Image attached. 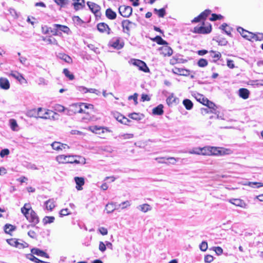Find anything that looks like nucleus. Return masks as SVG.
<instances>
[{"label":"nucleus","mask_w":263,"mask_h":263,"mask_svg":"<svg viewBox=\"0 0 263 263\" xmlns=\"http://www.w3.org/2000/svg\"><path fill=\"white\" fill-rule=\"evenodd\" d=\"M81 106L84 109H93V105L91 104H87L84 103H80Z\"/></svg>","instance_id":"59"},{"label":"nucleus","mask_w":263,"mask_h":263,"mask_svg":"<svg viewBox=\"0 0 263 263\" xmlns=\"http://www.w3.org/2000/svg\"><path fill=\"white\" fill-rule=\"evenodd\" d=\"M31 252L32 254H35L37 256L45 257L47 258H49V255L46 252L37 248H34L32 249Z\"/></svg>","instance_id":"18"},{"label":"nucleus","mask_w":263,"mask_h":263,"mask_svg":"<svg viewBox=\"0 0 263 263\" xmlns=\"http://www.w3.org/2000/svg\"><path fill=\"white\" fill-rule=\"evenodd\" d=\"M195 98L197 101L202 103V104H205L206 102H208V99L205 98L202 95L197 93L195 96Z\"/></svg>","instance_id":"31"},{"label":"nucleus","mask_w":263,"mask_h":263,"mask_svg":"<svg viewBox=\"0 0 263 263\" xmlns=\"http://www.w3.org/2000/svg\"><path fill=\"white\" fill-rule=\"evenodd\" d=\"M54 109L59 112H63L65 110V108L63 106L57 104L55 106Z\"/></svg>","instance_id":"64"},{"label":"nucleus","mask_w":263,"mask_h":263,"mask_svg":"<svg viewBox=\"0 0 263 263\" xmlns=\"http://www.w3.org/2000/svg\"><path fill=\"white\" fill-rule=\"evenodd\" d=\"M31 210L32 209L30 208L29 204L26 203L24 206L21 208V212L25 216H26L27 214H28L30 212Z\"/></svg>","instance_id":"37"},{"label":"nucleus","mask_w":263,"mask_h":263,"mask_svg":"<svg viewBox=\"0 0 263 263\" xmlns=\"http://www.w3.org/2000/svg\"><path fill=\"white\" fill-rule=\"evenodd\" d=\"M220 28L223 30L224 32L228 34V35H231V30L232 28L228 26V25L226 23H223L221 26L220 27Z\"/></svg>","instance_id":"33"},{"label":"nucleus","mask_w":263,"mask_h":263,"mask_svg":"<svg viewBox=\"0 0 263 263\" xmlns=\"http://www.w3.org/2000/svg\"><path fill=\"white\" fill-rule=\"evenodd\" d=\"M233 151L230 149L220 147L219 156L231 155Z\"/></svg>","instance_id":"34"},{"label":"nucleus","mask_w":263,"mask_h":263,"mask_svg":"<svg viewBox=\"0 0 263 263\" xmlns=\"http://www.w3.org/2000/svg\"><path fill=\"white\" fill-rule=\"evenodd\" d=\"M131 63L133 65L138 67L140 70L144 72H149V69L144 62L140 60L133 59L131 60Z\"/></svg>","instance_id":"4"},{"label":"nucleus","mask_w":263,"mask_h":263,"mask_svg":"<svg viewBox=\"0 0 263 263\" xmlns=\"http://www.w3.org/2000/svg\"><path fill=\"white\" fill-rule=\"evenodd\" d=\"M7 242L10 246L16 248V246H17V243L18 242V239H16V238L8 239H7Z\"/></svg>","instance_id":"47"},{"label":"nucleus","mask_w":263,"mask_h":263,"mask_svg":"<svg viewBox=\"0 0 263 263\" xmlns=\"http://www.w3.org/2000/svg\"><path fill=\"white\" fill-rule=\"evenodd\" d=\"M73 161L76 164H85L86 163L85 158L79 155H75V159Z\"/></svg>","instance_id":"32"},{"label":"nucleus","mask_w":263,"mask_h":263,"mask_svg":"<svg viewBox=\"0 0 263 263\" xmlns=\"http://www.w3.org/2000/svg\"><path fill=\"white\" fill-rule=\"evenodd\" d=\"M51 146L52 148L56 151L62 150V148L61 146H62V143L59 142H54L51 144Z\"/></svg>","instance_id":"48"},{"label":"nucleus","mask_w":263,"mask_h":263,"mask_svg":"<svg viewBox=\"0 0 263 263\" xmlns=\"http://www.w3.org/2000/svg\"><path fill=\"white\" fill-rule=\"evenodd\" d=\"M15 230V227L9 224L5 226L4 230L6 233L10 234V233Z\"/></svg>","instance_id":"42"},{"label":"nucleus","mask_w":263,"mask_h":263,"mask_svg":"<svg viewBox=\"0 0 263 263\" xmlns=\"http://www.w3.org/2000/svg\"><path fill=\"white\" fill-rule=\"evenodd\" d=\"M53 26L55 28L59 29L61 31H62L67 34H69V32H70L69 28L66 26L62 25H60V24H54Z\"/></svg>","instance_id":"25"},{"label":"nucleus","mask_w":263,"mask_h":263,"mask_svg":"<svg viewBox=\"0 0 263 263\" xmlns=\"http://www.w3.org/2000/svg\"><path fill=\"white\" fill-rule=\"evenodd\" d=\"M199 247L202 251H205L208 249V243L206 241H202Z\"/></svg>","instance_id":"62"},{"label":"nucleus","mask_w":263,"mask_h":263,"mask_svg":"<svg viewBox=\"0 0 263 263\" xmlns=\"http://www.w3.org/2000/svg\"><path fill=\"white\" fill-rule=\"evenodd\" d=\"M19 61L20 63L25 66H28L27 63V59L25 57H20L19 58Z\"/></svg>","instance_id":"60"},{"label":"nucleus","mask_w":263,"mask_h":263,"mask_svg":"<svg viewBox=\"0 0 263 263\" xmlns=\"http://www.w3.org/2000/svg\"><path fill=\"white\" fill-rule=\"evenodd\" d=\"M208 62L206 59H200L198 62V65L200 67H204L208 65Z\"/></svg>","instance_id":"49"},{"label":"nucleus","mask_w":263,"mask_h":263,"mask_svg":"<svg viewBox=\"0 0 263 263\" xmlns=\"http://www.w3.org/2000/svg\"><path fill=\"white\" fill-rule=\"evenodd\" d=\"M220 147L211 146L210 153L213 156H219Z\"/></svg>","instance_id":"44"},{"label":"nucleus","mask_w":263,"mask_h":263,"mask_svg":"<svg viewBox=\"0 0 263 263\" xmlns=\"http://www.w3.org/2000/svg\"><path fill=\"white\" fill-rule=\"evenodd\" d=\"M53 113V112L50 110H46L42 108H39L37 109V115L38 117L42 119H47L50 118V115ZM55 114V112H54Z\"/></svg>","instance_id":"10"},{"label":"nucleus","mask_w":263,"mask_h":263,"mask_svg":"<svg viewBox=\"0 0 263 263\" xmlns=\"http://www.w3.org/2000/svg\"><path fill=\"white\" fill-rule=\"evenodd\" d=\"M247 185L252 187H255V186L256 185V187L258 188L260 186H263V184L259 182H249Z\"/></svg>","instance_id":"53"},{"label":"nucleus","mask_w":263,"mask_h":263,"mask_svg":"<svg viewBox=\"0 0 263 263\" xmlns=\"http://www.w3.org/2000/svg\"><path fill=\"white\" fill-rule=\"evenodd\" d=\"M10 151L8 149L5 148L2 149L0 152V156L2 158H4L5 156H7L9 154Z\"/></svg>","instance_id":"61"},{"label":"nucleus","mask_w":263,"mask_h":263,"mask_svg":"<svg viewBox=\"0 0 263 263\" xmlns=\"http://www.w3.org/2000/svg\"><path fill=\"white\" fill-rule=\"evenodd\" d=\"M129 117L131 119L136 120H139L141 119L140 115L138 114L135 113V112H133V113L129 114Z\"/></svg>","instance_id":"58"},{"label":"nucleus","mask_w":263,"mask_h":263,"mask_svg":"<svg viewBox=\"0 0 263 263\" xmlns=\"http://www.w3.org/2000/svg\"><path fill=\"white\" fill-rule=\"evenodd\" d=\"M135 23L130 21L128 20H123L122 22V27L123 28V31L126 33L128 36L130 35V31L131 29L136 27Z\"/></svg>","instance_id":"2"},{"label":"nucleus","mask_w":263,"mask_h":263,"mask_svg":"<svg viewBox=\"0 0 263 263\" xmlns=\"http://www.w3.org/2000/svg\"><path fill=\"white\" fill-rule=\"evenodd\" d=\"M0 88L5 90H7L10 88V83L7 78H0Z\"/></svg>","instance_id":"15"},{"label":"nucleus","mask_w":263,"mask_h":263,"mask_svg":"<svg viewBox=\"0 0 263 263\" xmlns=\"http://www.w3.org/2000/svg\"><path fill=\"white\" fill-rule=\"evenodd\" d=\"M44 205L47 210L52 211L55 206V200L53 198L49 199L44 202Z\"/></svg>","instance_id":"14"},{"label":"nucleus","mask_w":263,"mask_h":263,"mask_svg":"<svg viewBox=\"0 0 263 263\" xmlns=\"http://www.w3.org/2000/svg\"><path fill=\"white\" fill-rule=\"evenodd\" d=\"M57 57L60 59L63 60L64 61H65V62H66L67 63H72V59L71 58V57L64 53H62V52L59 53L57 55Z\"/></svg>","instance_id":"20"},{"label":"nucleus","mask_w":263,"mask_h":263,"mask_svg":"<svg viewBox=\"0 0 263 263\" xmlns=\"http://www.w3.org/2000/svg\"><path fill=\"white\" fill-rule=\"evenodd\" d=\"M153 41L154 42H156L159 45H167L168 43L166 41H164L163 39H162V37L160 36H156L155 37H154L153 39H152Z\"/></svg>","instance_id":"35"},{"label":"nucleus","mask_w":263,"mask_h":263,"mask_svg":"<svg viewBox=\"0 0 263 263\" xmlns=\"http://www.w3.org/2000/svg\"><path fill=\"white\" fill-rule=\"evenodd\" d=\"M109 45L117 49H120L124 46V42L120 37H114L110 42Z\"/></svg>","instance_id":"7"},{"label":"nucleus","mask_w":263,"mask_h":263,"mask_svg":"<svg viewBox=\"0 0 263 263\" xmlns=\"http://www.w3.org/2000/svg\"><path fill=\"white\" fill-rule=\"evenodd\" d=\"M237 30L240 33L243 37L246 39L247 40L249 41H252L253 40L254 33L249 32L240 27H238Z\"/></svg>","instance_id":"8"},{"label":"nucleus","mask_w":263,"mask_h":263,"mask_svg":"<svg viewBox=\"0 0 263 263\" xmlns=\"http://www.w3.org/2000/svg\"><path fill=\"white\" fill-rule=\"evenodd\" d=\"M55 3L61 7H64L68 4V0H53Z\"/></svg>","instance_id":"40"},{"label":"nucleus","mask_w":263,"mask_h":263,"mask_svg":"<svg viewBox=\"0 0 263 263\" xmlns=\"http://www.w3.org/2000/svg\"><path fill=\"white\" fill-rule=\"evenodd\" d=\"M210 54L211 57L212 58L215 59L216 60H219L221 56V53L219 52H216L213 50L210 51Z\"/></svg>","instance_id":"46"},{"label":"nucleus","mask_w":263,"mask_h":263,"mask_svg":"<svg viewBox=\"0 0 263 263\" xmlns=\"http://www.w3.org/2000/svg\"><path fill=\"white\" fill-rule=\"evenodd\" d=\"M160 50L161 51V54L164 56L170 57L173 54L172 49L168 46L162 47L160 48Z\"/></svg>","instance_id":"16"},{"label":"nucleus","mask_w":263,"mask_h":263,"mask_svg":"<svg viewBox=\"0 0 263 263\" xmlns=\"http://www.w3.org/2000/svg\"><path fill=\"white\" fill-rule=\"evenodd\" d=\"M105 210L107 213H111L115 210H117V203L114 202L108 203L106 205Z\"/></svg>","instance_id":"22"},{"label":"nucleus","mask_w":263,"mask_h":263,"mask_svg":"<svg viewBox=\"0 0 263 263\" xmlns=\"http://www.w3.org/2000/svg\"><path fill=\"white\" fill-rule=\"evenodd\" d=\"M239 96L243 99H247L249 97L250 92L246 88H240L239 89Z\"/></svg>","instance_id":"24"},{"label":"nucleus","mask_w":263,"mask_h":263,"mask_svg":"<svg viewBox=\"0 0 263 263\" xmlns=\"http://www.w3.org/2000/svg\"><path fill=\"white\" fill-rule=\"evenodd\" d=\"M215 41L218 43V45L220 46H225L228 43V41L226 39L222 37H218L215 39Z\"/></svg>","instance_id":"45"},{"label":"nucleus","mask_w":263,"mask_h":263,"mask_svg":"<svg viewBox=\"0 0 263 263\" xmlns=\"http://www.w3.org/2000/svg\"><path fill=\"white\" fill-rule=\"evenodd\" d=\"M42 32L44 34H46L49 32L51 33L53 35H58L57 29H52L51 28L47 26L42 27Z\"/></svg>","instance_id":"23"},{"label":"nucleus","mask_w":263,"mask_h":263,"mask_svg":"<svg viewBox=\"0 0 263 263\" xmlns=\"http://www.w3.org/2000/svg\"><path fill=\"white\" fill-rule=\"evenodd\" d=\"M137 208L142 212L146 213L152 209V207L147 203H144L138 205Z\"/></svg>","instance_id":"21"},{"label":"nucleus","mask_w":263,"mask_h":263,"mask_svg":"<svg viewBox=\"0 0 263 263\" xmlns=\"http://www.w3.org/2000/svg\"><path fill=\"white\" fill-rule=\"evenodd\" d=\"M253 40L255 41H262L263 33H258L257 34H254V36H253Z\"/></svg>","instance_id":"57"},{"label":"nucleus","mask_w":263,"mask_h":263,"mask_svg":"<svg viewBox=\"0 0 263 263\" xmlns=\"http://www.w3.org/2000/svg\"><path fill=\"white\" fill-rule=\"evenodd\" d=\"M105 14L106 17L110 20H114L116 18V13L113 11L110 8H108L106 10Z\"/></svg>","instance_id":"27"},{"label":"nucleus","mask_w":263,"mask_h":263,"mask_svg":"<svg viewBox=\"0 0 263 263\" xmlns=\"http://www.w3.org/2000/svg\"><path fill=\"white\" fill-rule=\"evenodd\" d=\"M182 103L187 110H191L193 108V103L190 100L185 99L183 100Z\"/></svg>","instance_id":"29"},{"label":"nucleus","mask_w":263,"mask_h":263,"mask_svg":"<svg viewBox=\"0 0 263 263\" xmlns=\"http://www.w3.org/2000/svg\"><path fill=\"white\" fill-rule=\"evenodd\" d=\"M163 105L160 104L153 109V113L156 115H161L163 113Z\"/></svg>","instance_id":"28"},{"label":"nucleus","mask_w":263,"mask_h":263,"mask_svg":"<svg viewBox=\"0 0 263 263\" xmlns=\"http://www.w3.org/2000/svg\"><path fill=\"white\" fill-rule=\"evenodd\" d=\"M97 29L101 33L110 34L111 29L107 24L105 23H100L97 25Z\"/></svg>","instance_id":"12"},{"label":"nucleus","mask_w":263,"mask_h":263,"mask_svg":"<svg viewBox=\"0 0 263 263\" xmlns=\"http://www.w3.org/2000/svg\"><path fill=\"white\" fill-rule=\"evenodd\" d=\"M53 216H45L43 219V222L44 224L52 223L54 220Z\"/></svg>","instance_id":"43"},{"label":"nucleus","mask_w":263,"mask_h":263,"mask_svg":"<svg viewBox=\"0 0 263 263\" xmlns=\"http://www.w3.org/2000/svg\"><path fill=\"white\" fill-rule=\"evenodd\" d=\"M189 71L184 69H180V68H175V71H174V73L177 74H179L182 76H187L189 74Z\"/></svg>","instance_id":"39"},{"label":"nucleus","mask_w":263,"mask_h":263,"mask_svg":"<svg viewBox=\"0 0 263 263\" xmlns=\"http://www.w3.org/2000/svg\"><path fill=\"white\" fill-rule=\"evenodd\" d=\"M134 135L132 134H121L119 136V137L122 139H129L133 138Z\"/></svg>","instance_id":"52"},{"label":"nucleus","mask_w":263,"mask_h":263,"mask_svg":"<svg viewBox=\"0 0 263 263\" xmlns=\"http://www.w3.org/2000/svg\"><path fill=\"white\" fill-rule=\"evenodd\" d=\"M76 113H85L84 109L81 106L80 103H74L70 105L66 114L70 116Z\"/></svg>","instance_id":"3"},{"label":"nucleus","mask_w":263,"mask_h":263,"mask_svg":"<svg viewBox=\"0 0 263 263\" xmlns=\"http://www.w3.org/2000/svg\"><path fill=\"white\" fill-rule=\"evenodd\" d=\"M211 151V146H204L203 147H200V155H208L211 156V153H210Z\"/></svg>","instance_id":"30"},{"label":"nucleus","mask_w":263,"mask_h":263,"mask_svg":"<svg viewBox=\"0 0 263 263\" xmlns=\"http://www.w3.org/2000/svg\"><path fill=\"white\" fill-rule=\"evenodd\" d=\"M11 76L14 78L15 79L18 80L21 84H23L24 83H26L27 81L26 79L23 77V75L19 72H12L11 74Z\"/></svg>","instance_id":"19"},{"label":"nucleus","mask_w":263,"mask_h":263,"mask_svg":"<svg viewBox=\"0 0 263 263\" xmlns=\"http://www.w3.org/2000/svg\"><path fill=\"white\" fill-rule=\"evenodd\" d=\"M9 123L10 128L13 131H18L19 130L18 125L17 123L16 120L14 119H11L9 120Z\"/></svg>","instance_id":"26"},{"label":"nucleus","mask_w":263,"mask_h":263,"mask_svg":"<svg viewBox=\"0 0 263 263\" xmlns=\"http://www.w3.org/2000/svg\"><path fill=\"white\" fill-rule=\"evenodd\" d=\"M229 202L236 206L242 208H246L247 204L242 200L240 199L232 198L230 199Z\"/></svg>","instance_id":"13"},{"label":"nucleus","mask_w":263,"mask_h":263,"mask_svg":"<svg viewBox=\"0 0 263 263\" xmlns=\"http://www.w3.org/2000/svg\"><path fill=\"white\" fill-rule=\"evenodd\" d=\"M223 16L220 14H217L215 13H213L212 14L211 17L210 18L211 21H215L216 20H221Z\"/></svg>","instance_id":"54"},{"label":"nucleus","mask_w":263,"mask_h":263,"mask_svg":"<svg viewBox=\"0 0 263 263\" xmlns=\"http://www.w3.org/2000/svg\"><path fill=\"white\" fill-rule=\"evenodd\" d=\"M75 155H60L55 159L59 163H74Z\"/></svg>","instance_id":"1"},{"label":"nucleus","mask_w":263,"mask_h":263,"mask_svg":"<svg viewBox=\"0 0 263 263\" xmlns=\"http://www.w3.org/2000/svg\"><path fill=\"white\" fill-rule=\"evenodd\" d=\"M175 102V98L174 97V96L173 95L170 96L166 99V102L168 105L172 104Z\"/></svg>","instance_id":"63"},{"label":"nucleus","mask_w":263,"mask_h":263,"mask_svg":"<svg viewBox=\"0 0 263 263\" xmlns=\"http://www.w3.org/2000/svg\"><path fill=\"white\" fill-rule=\"evenodd\" d=\"M63 73L66 77L69 78V80H72L74 79V76L72 73H70V71L67 69H64Z\"/></svg>","instance_id":"50"},{"label":"nucleus","mask_w":263,"mask_h":263,"mask_svg":"<svg viewBox=\"0 0 263 263\" xmlns=\"http://www.w3.org/2000/svg\"><path fill=\"white\" fill-rule=\"evenodd\" d=\"M75 182L77 184L76 189L79 190H82V186L84 184V179L83 177H75L74 178Z\"/></svg>","instance_id":"17"},{"label":"nucleus","mask_w":263,"mask_h":263,"mask_svg":"<svg viewBox=\"0 0 263 263\" xmlns=\"http://www.w3.org/2000/svg\"><path fill=\"white\" fill-rule=\"evenodd\" d=\"M211 30L212 27L211 25L206 27L203 26H196L194 27L193 32L196 33L207 34L211 32Z\"/></svg>","instance_id":"9"},{"label":"nucleus","mask_w":263,"mask_h":263,"mask_svg":"<svg viewBox=\"0 0 263 263\" xmlns=\"http://www.w3.org/2000/svg\"><path fill=\"white\" fill-rule=\"evenodd\" d=\"M154 11L160 17H163L166 13L164 8H161L159 10L155 8Z\"/></svg>","instance_id":"41"},{"label":"nucleus","mask_w":263,"mask_h":263,"mask_svg":"<svg viewBox=\"0 0 263 263\" xmlns=\"http://www.w3.org/2000/svg\"><path fill=\"white\" fill-rule=\"evenodd\" d=\"M131 203L129 201L126 200L125 201L122 202L121 203L119 204V206H121V209L123 210L129 206H130Z\"/></svg>","instance_id":"51"},{"label":"nucleus","mask_w":263,"mask_h":263,"mask_svg":"<svg viewBox=\"0 0 263 263\" xmlns=\"http://www.w3.org/2000/svg\"><path fill=\"white\" fill-rule=\"evenodd\" d=\"M73 5L74 9L76 10H78L79 9H82L85 7V1L75 2L73 4Z\"/></svg>","instance_id":"36"},{"label":"nucleus","mask_w":263,"mask_h":263,"mask_svg":"<svg viewBox=\"0 0 263 263\" xmlns=\"http://www.w3.org/2000/svg\"><path fill=\"white\" fill-rule=\"evenodd\" d=\"M28 247V244L25 242L24 241L18 239V242L17 243L16 248L18 249H23L25 248H27Z\"/></svg>","instance_id":"38"},{"label":"nucleus","mask_w":263,"mask_h":263,"mask_svg":"<svg viewBox=\"0 0 263 263\" xmlns=\"http://www.w3.org/2000/svg\"><path fill=\"white\" fill-rule=\"evenodd\" d=\"M119 11L122 16L128 17L132 15L133 9L130 6L123 5L119 8Z\"/></svg>","instance_id":"6"},{"label":"nucleus","mask_w":263,"mask_h":263,"mask_svg":"<svg viewBox=\"0 0 263 263\" xmlns=\"http://www.w3.org/2000/svg\"><path fill=\"white\" fill-rule=\"evenodd\" d=\"M87 4L91 12H93L96 16L100 15V7L99 5L90 2H88Z\"/></svg>","instance_id":"11"},{"label":"nucleus","mask_w":263,"mask_h":263,"mask_svg":"<svg viewBox=\"0 0 263 263\" xmlns=\"http://www.w3.org/2000/svg\"><path fill=\"white\" fill-rule=\"evenodd\" d=\"M25 217L29 222L33 224L31 225L32 227H34L35 225L39 222V218L36 213L33 210H31L30 212L28 214H27Z\"/></svg>","instance_id":"5"},{"label":"nucleus","mask_w":263,"mask_h":263,"mask_svg":"<svg viewBox=\"0 0 263 263\" xmlns=\"http://www.w3.org/2000/svg\"><path fill=\"white\" fill-rule=\"evenodd\" d=\"M28 258L30 260L33 261H34L35 262H36V263H43V261H42V260H40L39 259H38L37 258L35 257L32 254H29Z\"/></svg>","instance_id":"55"},{"label":"nucleus","mask_w":263,"mask_h":263,"mask_svg":"<svg viewBox=\"0 0 263 263\" xmlns=\"http://www.w3.org/2000/svg\"><path fill=\"white\" fill-rule=\"evenodd\" d=\"M188 153L190 154L200 155V147H195L190 150Z\"/></svg>","instance_id":"56"}]
</instances>
